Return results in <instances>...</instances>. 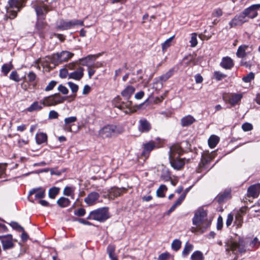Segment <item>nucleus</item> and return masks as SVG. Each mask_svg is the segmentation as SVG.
<instances>
[{"label":"nucleus","instance_id":"7c9ffc66","mask_svg":"<svg viewBox=\"0 0 260 260\" xmlns=\"http://www.w3.org/2000/svg\"><path fill=\"white\" fill-rule=\"evenodd\" d=\"M13 68V66L11 62L4 64L2 67V72L5 76H7L9 72Z\"/></svg>","mask_w":260,"mask_h":260},{"label":"nucleus","instance_id":"393cba45","mask_svg":"<svg viewBox=\"0 0 260 260\" xmlns=\"http://www.w3.org/2000/svg\"><path fill=\"white\" fill-rule=\"evenodd\" d=\"M126 190V189L124 188H119L117 187H113L111 189L110 193L111 196L117 197L121 196L123 192H125Z\"/></svg>","mask_w":260,"mask_h":260},{"label":"nucleus","instance_id":"a211bd4d","mask_svg":"<svg viewBox=\"0 0 260 260\" xmlns=\"http://www.w3.org/2000/svg\"><path fill=\"white\" fill-rule=\"evenodd\" d=\"M196 121V119L191 115H188L181 119V124L183 127L188 126Z\"/></svg>","mask_w":260,"mask_h":260},{"label":"nucleus","instance_id":"e433bc0d","mask_svg":"<svg viewBox=\"0 0 260 260\" xmlns=\"http://www.w3.org/2000/svg\"><path fill=\"white\" fill-rule=\"evenodd\" d=\"M160 178L164 181H168L171 179L170 171L167 169H164L160 176Z\"/></svg>","mask_w":260,"mask_h":260},{"label":"nucleus","instance_id":"a19ab883","mask_svg":"<svg viewBox=\"0 0 260 260\" xmlns=\"http://www.w3.org/2000/svg\"><path fill=\"white\" fill-rule=\"evenodd\" d=\"M68 84L72 91L75 93L74 95H72L73 100H74L76 95V93L77 92L78 90V86L77 84L71 82H69Z\"/></svg>","mask_w":260,"mask_h":260},{"label":"nucleus","instance_id":"13d9d810","mask_svg":"<svg viewBox=\"0 0 260 260\" xmlns=\"http://www.w3.org/2000/svg\"><path fill=\"white\" fill-rule=\"evenodd\" d=\"M71 21L72 23V26L73 28L77 25H80V26L84 25V21L83 20L74 19V20H71Z\"/></svg>","mask_w":260,"mask_h":260},{"label":"nucleus","instance_id":"1a4fd4ad","mask_svg":"<svg viewBox=\"0 0 260 260\" xmlns=\"http://www.w3.org/2000/svg\"><path fill=\"white\" fill-rule=\"evenodd\" d=\"M248 21V19L245 17L243 12L238 15L235 16L229 22L230 28L237 25H242L244 22Z\"/></svg>","mask_w":260,"mask_h":260},{"label":"nucleus","instance_id":"3c124183","mask_svg":"<svg viewBox=\"0 0 260 260\" xmlns=\"http://www.w3.org/2000/svg\"><path fill=\"white\" fill-rule=\"evenodd\" d=\"M226 75L222 73L219 71H215L214 72V77L217 81H220L222 80V79L226 77Z\"/></svg>","mask_w":260,"mask_h":260},{"label":"nucleus","instance_id":"4be33fe9","mask_svg":"<svg viewBox=\"0 0 260 260\" xmlns=\"http://www.w3.org/2000/svg\"><path fill=\"white\" fill-rule=\"evenodd\" d=\"M178 154L179 155L182 153V150L180 145L177 144L174 145L170 147V157H174L175 154Z\"/></svg>","mask_w":260,"mask_h":260},{"label":"nucleus","instance_id":"603ef678","mask_svg":"<svg viewBox=\"0 0 260 260\" xmlns=\"http://www.w3.org/2000/svg\"><path fill=\"white\" fill-rule=\"evenodd\" d=\"M52 96L56 105L62 103L64 100V98L61 97L59 94H55Z\"/></svg>","mask_w":260,"mask_h":260},{"label":"nucleus","instance_id":"7ed1b4c3","mask_svg":"<svg viewBox=\"0 0 260 260\" xmlns=\"http://www.w3.org/2000/svg\"><path fill=\"white\" fill-rule=\"evenodd\" d=\"M26 0H9V8L7 13L9 14V17L13 19L17 16V13L24 7Z\"/></svg>","mask_w":260,"mask_h":260},{"label":"nucleus","instance_id":"0e129e2a","mask_svg":"<svg viewBox=\"0 0 260 260\" xmlns=\"http://www.w3.org/2000/svg\"><path fill=\"white\" fill-rule=\"evenodd\" d=\"M57 82L55 81H51L48 85L46 87L45 90L46 91H50L52 90L54 86L56 85Z\"/></svg>","mask_w":260,"mask_h":260},{"label":"nucleus","instance_id":"6ab92c4d","mask_svg":"<svg viewBox=\"0 0 260 260\" xmlns=\"http://www.w3.org/2000/svg\"><path fill=\"white\" fill-rule=\"evenodd\" d=\"M135 88L131 85L126 86L121 92V95L128 100L134 93Z\"/></svg>","mask_w":260,"mask_h":260},{"label":"nucleus","instance_id":"9b49d317","mask_svg":"<svg viewBox=\"0 0 260 260\" xmlns=\"http://www.w3.org/2000/svg\"><path fill=\"white\" fill-rule=\"evenodd\" d=\"M116 108L123 110L126 114L132 113L134 110L132 109V102L127 100L125 102H121L120 104L116 105Z\"/></svg>","mask_w":260,"mask_h":260},{"label":"nucleus","instance_id":"e2e57ef3","mask_svg":"<svg viewBox=\"0 0 260 260\" xmlns=\"http://www.w3.org/2000/svg\"><path fill=\"white\" fill-rule=\"evenodd\" d=\"M85 214V210L83 208H80L74 211V214L78 216H82Z\"/></svg>","mask_w":260,"mask_h":260},{"label":"nucleus","instance_id":"f3484780","mask_svg":"<svg viewBox=\"0 0 260 260\" xmlns=\"http://www.w3.org/2000/svg\"><path fill=\"white\" fill-rule=\"evenodd\" d=\"M231 189H227L218 194L217 197L218 202L219 203L224 202L231 199Z\"/></svg>","mask_w":260,"mask_h":260},{"label":"nucleus","instance_id":"0eeeda50","mask_svg":"<svg viewBox=\"0 0 260 260\" xmlns=\"http://www.w3.org/2000/svg\"><path fill=\"white\" fill-rule=\"evenodd\" d=\"M260 9V4L252 5L249 7L245 9L243 12L246 18L253 19L257 15V11Z\"/></svg>","mask_w":260,"mask_h":260},{"label":"nucleus","instance_id":"b1692460","mask_svg":"<svg viewBox=\"0 0 260 260\" xmlns=\"http://www.w3.org/2000/svg\"><path fill=\"white\" fill-rule=\"evenodd\" d=\"M57 28L61 30H67L73 27L71 20L66 21L61 20L59 21V24L57 25Z\"/></svg>","mask_w":260,"mask_h":260},{"label":"nucleus","instance_id":"f704fd0d","mask_svg":"<svg viewBox=\"0 0 260 260\" xmlns=\"http://www.w3.org/2000/svg\"><path fill=\"white\" fill-rule=\"evenodd\" d=\"M98 56H97V55H89L85 58L80 59L79 60L82 65L87 66H88L87 65L88 61H89L90 60H92V59L95 60Z\"/></svg>","mask_w":260,"mask_h":260},{"label":"nucleus","instance_id":"2f4dec72","mask_svg":"<svg viewBox=\"0 0 260 260\" xmlns=\"http://www.w3.org/2000/svg\"><path fill=\"white\" fill-rule=\"evenodd\" d=\"M193 249V245L186 243L182 252V254L183 256H187Z\"/></svg>","mask_w":260,"mask_h":260},{"label":"nucleus","instance_id":"8fccbe9b","mask_svg":"<svg viewBox=\"0 0 260 260\" xmlns=\"http://www.w3.org/2000/svg\"><path fill=\"white\" fill-rule=\"evenodd\" d=\"M9 78L10 79L12 80L17 82H19L20 81L19 76L16 71L12 72L10 75Z\"/></svg>","mask_w":260,"mask_h":260},{"label":"nucleus","instance_id":"58836bf2","mask_svg":"<svg viewBox=\"0 0 260 260\" xmlns=\"http://www.w3.org/2000/svg\"><path fill=\"white\" fill-rule=\"evenodd\" d=\"M59 188L58 187H54L50 188L48 192L49 198L51 199H54L59 193Z\"/></svg>","mask_w":260,"mask_h":260},{"label":"nucleus","instance_id":"c85d7f7f","mask_svg":"<svg viewBox=\"0 0 260 260\" xmlns=\"http://www.w3.org/2000/svg\"><path fill=\"white\" fill-rule=\"evenodd\" d=\"M174 70L173 69H170L167 72L158 77L159 80L163 83L167 81L174 74Z\"/></svg>","mask_w":260,"mask_h":260},{"label":"nucleus","instance_id":"a18cd8bd","mask_svg":"<svg viewBox=\"0 0 260 260\" xmlns=\"http://www.w3.org/2000/svg\"><path fill=\"white\" fill-rule=\"evenodd\" d=\"M190 46L191 47H195L198 44L197 34L196 33H192L191 35V39L189 41Z\"/></svg>","mask_w":260,"mask_h":260},{"label":"nucleus","instance_id":"20e7f679","mask_svg":"<svg viewBox=\"0 0 260 260\" xmlns=\"http://www.w3.org/2000/svg\"><path fill=\"white\" fill-rule=\"evenodd\" d=\"M109 217L108 209L107 208H102L91 211L87 218L103 222Z\"/></svg>","mask_w":260,"mask_h":260},{"label":"nucleus","instance_id":"a878e982","mask_svg":"<svg viewBox=\"0 0 260 260\" xmlns=\"http://www.w3.org/2000/svg\"><path fill=\"white\" fill-rule=\"evenodd\" d=\"M36 140L37 144H42L47 142V136L43 133H37L36 135Z\"/></svg>","mask_w":260,"mask_h":260},{"label":"nucleus","instance_id":"412c9836","mask_svg":"<svg viewBox=\"0 0 260 260\" xmlns=\"http://www.w3.org/2000/svg\"><path fill=\"white\" fill-rule=\"evenodd\" d=\"M249 46L243 45L240 46L236 52V55L238 57L243 58L247 55L246 51L248 49Z\"/></svg>","mask_w":260,"mask_h":260},{"label":"nucleus","instance_id":"9d476101","mask_svg":"<svg viewBox=\"0 0 260 260\" xmlns=\"http://www.w3.org/2000/svg\"><path fill=\"white\" fill-rule=\"evenodd\" d=\"M151 129L150 123L145 118H142L139 121L138 130L141 133H147Z\"/></svg>","mask_w":260,"mask_h":260},{"label":"nucleus","instance_id":"864d4df0","mask_svg":"<svg viewBox=\"0 0 260 260\" xmlns=\"http://www.w3.org/2000/svg\"><path fill=\"white\" fill-rule=\"evenodd\" d=\"M10 225L13 229L18 231H23L24 230V228L16 222L12 221L10 223Z\"/></svg>","mask_w":260,"mask_h":260},{"label":"nucleus","instance_id":"5fc2aeb1","mask_svg":"<svg viewBox=\"0 0 260 260\" xmlns=\"http://www.w3.org/2000/svg\"><path fill=\"white\" fill-rule=\"evenodd\" d=\"M242 128L244 132H248L253 129V126L250 123L245 122L242 125Z\"/></svg>","mask_w":260,"mask_h":260},{"label":"nucleus","instance_id":"4468645a","mask_svg":"<svg viewBox=\"0 0 260 260\" xmlns=\"http://www.w3.org/2000/svg\"><path fill=\"white\" fill-rule=\"evenodd\" d=\"M234 65L233 59L228 56L222 58L220 66L224 69L230 70Z\"/></svg>","mask_w":260,"mask_h":260},{"label":"nucleus","instance_id":"ddd939ff","mask_svg":"<svg viewBox=\"0 0 260 260\" xmlns=\"http://www.w3.org/2000/svg\"><path fill=\"white\" fill-rule=\"evenodd\" d=\"M100 198V194L96 192L93 191L88 194L84 199V202L88 206H92L97 202Z\"/></svg>","mask_w":260,"mask_h":260},{"label":"nucleus","instance_id":"052dcab7","mask_svg":"<svg viewBox=\"0 0 260 260\" xmlns=\"http://www.w3.org/2000/svg\"><path fill=\"white\" fill-rule=\"evenodd\" d=\"M45 196V190L42 188H39L38 191L35 194L36 199H42Z\"/></svg>","mask_w":260,"mask_h":260},{"label":"nucleus","instance_id":"de8ad7c7","mask_svg":"<svg viewBox=\"0 0 260 260\" xmlns=\"http://www.w3.org/2000/svg\"><path fill=\"white\" fill-rule=\"evenodd\" d=\"M174 38V36H172L167 39L165 42H164L161 45V48L162 51L164 52L166 50V49L169 47L171 45V42Z\"/></svg>","mask_w":260,"mask_h":260},{"label":"nucleus","instance_id":"bf43d9fd","mask_svg":"<svg viewBox=\"0 0 260 260\" xmlns=\"http://www.w3.org/2000/svg\"><path fill=\"white\" fill-rule=\"evenodd\" d=\"M58 116L59 114L56 111L54 110H51L49 113L48 118L50 119H57L58 118Z\"/></svg>","mask_w":260,"mask_h":260},{"label":"nucleus","instance_id":"473e14b6","mask_svg":"<svg viewBox=\"0 0 260 260\" xmlns=\"http://www.w3.org/2000/svg\"><path fill=\"white\" fill-rule=\"evenodd\" d=\"M191 260H204V257L203 253L200 251H194L191 255Z\"/></svg>","mask_w":260,"mask_h":260},{"label":"nucleus","instance_id":"dca6fc26","mask_svg":"<svg viewBox=\"0 0 260 260\" xmlns=\"http://www.w3.org/2000/svg\"><path fill=\"white\" fill-rule=\"evenodd\" d=\"M84 69L82 67L79 68L76 71H75L69 74V78L76 80L81 79L84 75Z\"/></svg>","mask_w":260,"mask_h":260},{"label":"nucleus","instance_id":"5701e85b","mask_svg":"<svg viewBox=\"0 0 260 260\" xmlns=\"http://www.w3.org/2000/svg\"><path fill=\"white\" fill-rule=\"evenodd\" d=\"M155 147L153 142H149L144 144V149L142 152V155L145 156L150 151H151Z\"/></svg>","mask_w":260,"mask_h":260},{"label":"nucleus","instance_id":"6e6552de","mask_svg":"<svg viewBox=\"0 0 260 260\" xmlns=\"http://www.w3.org/2000/svg\"><path fill=\"white\" fill-rule=\"evenodd\" d=\"M0 240L2 243L3 248L4 250L11 249L14 247L12 236L11 235H7L5 236H0Z\"/></svg>","mask_w":260,"mask_h":260},{"label":"nucleus","instance_id":"79ce46f5","mask_svg":"<svg viewBox=\"0 0 260 260\" xmlns=\"http://www.w3.org/2000/svg\"><path fill=\"white\" fill-rule=\"evenodd\" d=\"M249 245L253 248L257 249L260 246V241L257 237H255L250 242Z\"/></svg>","mask_w":260,"mask_h":260},{"label":"nucleus","instance_id":"c9c22d12","mask_svg":"<svg viewBox=\"0 0 260 260\" xmlns=\"http://www.w3.org/2000/svg\"><path fill=\"white\" fill-rule=\"evenodd\" d=\"M181 241L180 240L175 239L171 244V248L174 251H177L181 248Z\"/></svg>","mask_w":260,"mask_h":260},{"label":"nucleus","instance_id":"f8f14e48","mask_svg":"<svg viewBox=\"0 0 260 260\" xmlns=\"http://www.w3.org/2000/svg\"><path fill=\"white\" fill-rule=\"evenodd\" d=\"M260 191V184L257 183L250 186L247 189V196L253 198H257Z\"/></svg>","mask_w":260,"mask_h":260},{"label":"nucleus","instance_id":"37998d69","mask_svg":"<svg viewBox=\"0 0 260 260\" xmlns=\"http://www.w3.org/2000/svg\"><path fill=\"white\" fill-rule=\"evenodd\" d=\"M46 26V23L43 20L38 19L36 24V28L38 30H42L45 28Z\"/></svg>","mask_w":260,"mask_h":260},{"label":"nucleus","instance_id":"c03bdc74","mask_svg":"<svg viewBox=\"0 0 260 260\" xmlns=\"http://www.w3.org/2000/svg\"><path fill=\"white\" fill-rule=\"evenodd\" d=\"M254 74L253 72H250L242 78V80L245 83H249L254 79Z\"/></svg>","mask_w":260,"mask_h":260},{"label":"nucleus","instance_id":"f257e3e1","mask_svg":"<svg viewBox=\"0 0 260 260\" xmlns=\"http://www.w3.org/2000/svg\"><path fill=\"white\" fill-rule=\"evenodd\" d=\"M192 223L195 227L194 231H200L203 233L211 224V221L208 219L207 212L202 208L198 209L194 213L192 218Z\"/></svg>","mask_w":260,"mask_h":260},{"label":"nucleus","instance_id":"09e8293b","mask_svg":"<svg viewBox=\"0 0 260 260\" xmlns=\"http://www.w3.org/2000/svg\"><path fill=\"white\" fill-rule=\"evenodd\" d=\"M74 187L66 186L63 189V193L67 196H71L74 194Z\"/></svg>","mask_w":260,"mask_h":260},{"label":"nucleus","instance_id":"aec40b11","mask_svg":"<svg viewBox=\"0 0 260 260\" xmlns=\"http://www.w3.org/2000/svg\"><path fill=\"white\" fill-rule=\"evenodd\" d=\"M43 103V100L34 102L29 107L27 108V110L30 112H32L34 111L40 110L44 107Z\"/></svg>","mask_w":260,"mask_h":260},{"label":"nucleus","instance_id":"f03ea898","mask_svg":"<svg viewBox=\"0 0 260 260\" xmlns=\"http://www.w3.org/2000/svg\"><path fill=\"white\" fill-rule=\"evenodd\" d=\"M226 251H232L235 253L237 251L240 253H245L247 250L246 243L242 238H239L238 241L230 240L226 243Z\"/></svg>","mask_w":260,"mask_h":260},{"label":"nucleus","instance_id":"cd10ccee","mask_svg":"<svg viewBox=\"0 0 260 260\" xmlns=\"http://www.w3.org/2000/svg\"><path fill=\"white\" fill-rule=\"evenodd\" d=\"M71 203L70 200L64 197L60 198L57 201V204L61 208L69 206Z\"/></svg>","mask_w":260,"mask_h":260},{"label":"nucleus","instance_id":"6e6d98bb","mask_svg":"<svg viewBox=\"0 0 260 260\" xmlns=\"http://www.w3.org/2000/svg\"><path fill=\"white\" fill-rule=\"evenodd\" d=\"M223 12L220 8H217L214 10L212 13L213 17H219L222 16Z\"/></svg>","mask_w":260,"mask_h":260},{"label":"nucleus","instance_id":"338daca9","mask_svg":"<svg viewBox=\"0 0 260 260\" xmlns=\"http://www.w3.org/2000/svg\"><path fill=\"white\" fill-rule=\"evenodd\" d=\"M58 90L61 92L62 94H66L68 93L69 90L68 88L63 86L62 85H59L58 87Z\"/></svg>","mask_w":260,"mask_h":260},{"label":"nucleus","instance_id":"39448f33","mask_svg":"<svg viewBox=\"0 0 260 260\" xmlns=\"http://www.w3.org/2000/svg\"><path fill=\"white\" fill-rule=\"evenodd\" d=\"M74 55V53L68 51H62L60 53L53 54L51 56V61L55 65H58L63 62L68 61Z\"/></svg>","mask_w":260,"mask_h":260},{"label":"nucleus","instance_id":"4d7b16f0","mask_svg":"<svg viewBox=\"0 0 260 260\" xmlns=\"http://www.w3.org/2000/svg\"><path fill=\"white\" fill-rule=\"evenodd\" d=\"M76 116H72L64 119V124L66 125H69L70 123H73L77 120Z\"/></svg>","mask_w":260,"mask_h":260},{"label":"nucleus","instance_id":"bb28decb","mask_svg":"<svg viewBox=\"0 0 260 260\" xmlns=\"http://www.w3.org/2000/svg\"><path fill=\"white\" fill-rule=\"evenodd\" d=\"M219 138L215 135H212L208 139V144L211 148H214L216 147L219 142Z\"/></svg>","mask_w":260,"mask_h":260},{"label":"nucleus","instance_id":"69168bd1","mask_svg":"<svg viewBox=\"0 0 260 260\" xmlns=\"http://www.w3.org/2000/svg\"><path fill=\"white\" fill-rule=\"evenodd\" d=\"M36 75L33 72H30L27 75V78L29 82H33L36 79Z\"/></svg>","mask_w":260,"mask_h":260},{"label":"nucleus","instance_id":"2eb2a0df","mask_svg":"<svg viewBox=\"0 0 260 260\" xmlns=\"http://www.w3.org/2000/svg\"><path fill=\"white\" fill-rule=\"evenodd\" d=\"M170 163L174 169L180 170L184 166L185 161L182 158L174 159L173 157H172L170 158Z\"/></svg>","mask_w":260,"mask_h":260},{"label":"nucleus","instance_id":"774afa93","mask_svg":"<svg viewBox=\"0 0 260 260\" xmlns=\"http://www.w3.org/2000/svg\"><path fill=\"white\" fill-rule=\"evenodd\" d=\"M170 254L168 252L162 253L158 257V260H167L169 258Z\"/></svg>","mask_w":260,"mask_h":260},{"label":"nucleus","instance_id":"680f3d73","mask_svg":"<svg viewBox=\"0 0 260 260\" xmlns=\"http://www.w3.org/2000/svg\"><path fill=\"white\" fill-rule=\"evenodd\" d=\"M185 196H186L185 193L182 194L174 204L176 207L180 205L181 204L182 202H183V201L184 200Z\"/></svg>","mask_w":260,"mask_h":260},{"label":"nucleus","instance_id":"423d86ee","mask_svg":"<svg viewBox=\"0 0 260 260\" xmlns=\"http://www.w3.org/2000/svg\"><path fill=\"white\" fill-rule=\"evenodd\" d=\"M117 133V126L115 125L108 124L102 127L98 132L99 137L103 139L113 137Z\"/></svg>","mask_w":260,"mask_h":260},{"label":"nucleus","instance_id":"4c0bfd02","mask_svg":"<svg viewBox=\"0 0 260 260\" xmlns=\"http://www.w3.org/2000/svg\"><path fill=\"white\" fill-rule=\"evenodd\" d=\"M163 82L159 80L158 78H156L154 79V82L153 83L152 87L155 88L156 90H160L163 87Z\"/></svg>","mask_w":260,"mask_h":260},{"label":"nucleus","instance_id":"c756f323","mask_svg":"<svg viewBox=\"0 0 260 260\" xmlns=\"http://www.w3.org/2000/svg\"><path fill=\"white\" fill-rule=\"evenodd\" d=\"M44 106H52L56 105L52 95L44 98L43 100Z\"/></svg>","mask_w":260,"mask_h":260},{"label":"nucleus","instance_id":"49530a36","mask_svg":"<svg viewBox=\"0 0 260 260\" xmlns=\"http://www.w3.org/2000/svg\"><path fill=\"white\" fill-rule=\"evenodd\" d=\"M35 10L37 15H44V12L47 13L48 10L46 9V8L45 7H42L40 6H38L35 8Z\"/></svg>","mask_w":260,"mask_h":260},{"label":"nucleus","instance_id":"ea45409f","mask_svg":"<svg viewBox=\"0 0 260 260\" xmlns=\"http://www.w3.org/2000/svg\"><path fill=\"white\" fill-rule=\"evenodd\" d=\"M242 98L240 94H236L232 96L230 99V103L232 105L237 104Z\"/></svg>","mask_w":260,"mask_h":260},{"label":"nucleus","instance_id":"72a5a7b5","mask_svg":"<svg viewBox=\"0 0 260 260\" xmlns=\"http://www.w3.org/2000/svg\"><path fill=\"white\" fill-rule=\"evenodd\" d=\"M167 187L165 185L162 184L159 186L156 190V195L159 198H164L165 195L164 193V191H167Z\"/></svg>","mask_w":260,"mask_h":260}]
</instances>
